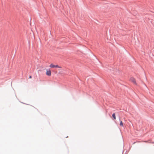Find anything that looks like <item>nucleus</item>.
<instances>
[{
    "label": "nucleus",
    "instance_id": "obj_1",
    "mask_svg": "<svg viewBox=\"0 0 154 154\" xmlns=\"http://www.w3.org/2000/svg\"><path fill=\"white\" fill-rule=\"evenodd\" d=\"M46 75L49 76H51V70L50 69H47L46 70Z\"/></svg>",
    "mask_w": 154,
    "mask_h": 154
},
{
    "label": "nucleus",
    "instance_id": "obj_2",
    "mask_svg": "<svg viewBox=\"0 0 154 154\" xmlns=\"http://www.w3.org/2000/svg\"><path fill=\"white\" fill-rule=\"evenodd\" d=\"M51 68H54L55 67H57L60 68L61 67L59 66L58 65H54L53 64H51L49 66Z\"/></svg>",
    "mask_w": 154,
    "mask_h": 154
},
{
    "label": "nucleus",
    "instance_id": "obj_3",
    "mask_svg": "<svg viewBox=\"0 0 154 154\" xmlns=\"http://www.w3.org/2000/svg\"><path fill=\"white\" fill-rule=\"evenodd\" d=\"M130 80L131 81L133 82L135 84H136V82L135 79L133 77H131L130 79Z\"/></svg>",
    "mask_w": 154,
    "mask_h": 154
},
{
    "label": "nucleus",
    "instance_id": "obj_4",
    "mask_svg": "<svg viewBox=\"0 0 154 154\" xmlns=\"http://www.w3.org/2000/svg\"><path fill=\"white\" fill-rule=\"evenodd\" d=\"M119 121H120V125L122 127H123V123L122 121L120 120V119H119Z\"/></svg>",
    "mask_w": 154,
    "mask_h": 154
},
{
    "label": "nucleus",
    "instance_id": "obj_5",
    "mask_svg": "<svg viewBox=\"0 0 154 154\" xmlns=\"http://www.w3.org/2000/svg\"><path fill=\"white\" fill-rule=\"evenodd\" d=\"M112 116L114 120H115L116 119V116L115 114V113H113L112 115Z\"/></svg>",
    "mask_w": 154,
    "mask_h": 154
},
{
    "label": "nucleus",
    "instance_id": "obj_6",
    "mask_svg": "<svg viewBox=\"0 0 154 154\" xmlns=\"http://www.w3.org/2000/svg\"><path fill=\"white\" fill-rule=\"evenodd\" d=\"M29 79H31L32 78V76H30L29 77Z\"/></svg>",
    "mask_w": 154,
    "mask_h": 154
}]
</instances>
